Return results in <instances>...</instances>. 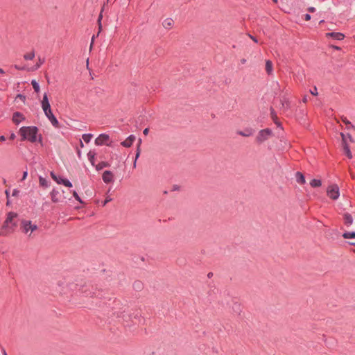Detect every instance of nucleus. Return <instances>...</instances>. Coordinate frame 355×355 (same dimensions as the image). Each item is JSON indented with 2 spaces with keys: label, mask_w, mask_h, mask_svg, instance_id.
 <instances>
[{
  "label": "nucleus",
  "mask_w": 355,
  "mask_h": 355,
  "mask_svg": "<svg viewBox=\"0 0 355 355\" xmlns=\"http://www.w3.org/2000/svg\"><path fill=\"white\" fill-rule=\"evenodd\" d=\"M3 355H8L6 350L4 349H2Z\"/></svg>",
  "instance_id": "nucleus-57"
},
{
  "label": "nucleus",
  "mask_w": 355,
  "mask_h": 355,
  "mask_svg": "<svg viewBox=\"0 0 355 355\" xmlns=\"http://www.w3.org/2000/svg\"><path fill=\"white\" fill-rule=\"evenodd\" d=\"M39 183L40 187L43 188H48L50 186L49 182L42 176L39 177Z\"/></svg>",
  "instance_id": "nucleus-22"
},
{
  "label": "nucleus",
  "mask_w": 355,
  "mask_h": 355,
  "mask_svg": "<svg viewBox=\"0 0 355 355\" xmlns=\"http://www.w3.org/2000/svg\"><path fill=\"white\" fill-rule=\"evenodd\" d=\"M6 198H9V192L8 190L6 191Z\"/></svg>",
  "instance_id": "nucleus-56"
},
{
  "label": "nucleus",
  "mask_w": 355,
  "mask_h": 355,
  "mask_svg": "<svg viewBox=\"0 0 355 355\" xmlns=\"http://www.w3.org/2000/svg\"><path fill=\"white\" fill-rule=\"evenodd\" d=\"M17 213L12 211L7 214V217L0 230L1 236H6L10 232L13 231L14 228L17 226L16 223L13 222V219L17 218Z\"/></svg>",
  "instance_id": "nucleus-2"
},
{
  "label": "nucleus",
  "mask_w": 355,
  "mask_h": 355,
  "mask_svg": "<svg viewBox=\"0 0 355 355\" xmlns=\"http://www.w3.org/2000/svg\"><path fill=\"white\" fill-rule=\"evenodd\" d=\"M41 105L45 116L50 121L52 125L55 128H58L59 122L52 112L48 95L46 93L44 94L43 98L41 101Z\"/></svg>",
  "instance_id": "nucleus-1"
},
{
  "label": "nucleus",
  "mask_w": 355,
  "mask_h": 355,
  "mask_svg": "<svg viewBox=\"0 0 355 355\" xmlns=\"http://www.w3.org/2000/svg\"><path fill=\"white\" fill-rule=\"evenodd\" d=\"M133 287L136 291H140L143 288V284L140 281H136L133 284Z\"/></svg>",
  "instance_id": "nucleus-34"
},
{
  "label": "nucleus",
  "mask_w": 355,
  "mask_h": 355,
  "mask_svg": "<svg viewBox=\"0 0 355 355\" xmlns=\"http://www.w3.org/2000/svg\"><path fill=\"white\" fill-rule=\"evenodd\" d=\"M310 185L313 188L319 187L322 185V182L319 179H313L310 182Z\"/></svg>",
  "instance_id": "nucleus-27"
},
{
  "label": "nucleus",
  "mask_w": 355,
  "mask_h": 355,
  "mask_svg": "<svg viewBox=\"0 0 355 355\" xmlns=\"http://www.w3.org/2000/svg\"><path fill=\"white\" fill-rule=\"evenodd\" d=\"M280 102H281V105H282L281 108H282L284 110H288L289 108L290 102L286 96H283L281 98Z\"/></svg>",
  "instance_id": "nucleus-20"
},
{
  "label": "nucleus",
  "mask_w": 355,
  "mask_h": 355,
  "mask_svg": "<svg viewBox=\"0 0 355 355\" xmlns=\"http://www.w3.org/2000/svg\"><path fill=\"white\" fill-rule=\"evenodd\" d=\"M17 98H19L22 102L24 103L26 101V96H24V94H19L17 95L15 100Z\"/></svg>",
  "instance_id": "nucleus-39"
},
{
  "label": "nucleus",
  "mask_w": 355,
  "mask_h": 355,
  "mask_svg": "<svg viewBox=\"0 0 355 355\" xmlns=\"http://www.w3.org/2000/svg\"><path fill=\"white\" fill-rule=\"evenodd\" d=\"M44 58H39L38 62L36 63L35 66V69H39L41 67V65L44 64Z\"/></svg>",
  "instance_id": "nucleus-36"
},
{
  "label": "nucleus",
  "mask_w": 355,
  "mask_h": 355,
  "mask_svg": "<svg viewBox=\"0 0 355 355\" xmlns=\"http://www.w3.org/2000/svg\"><path fill=\"white\" fill-rule=\"evenodd\" d=\"M254 133V130H253L252 128H245L244 130H241V131L238 132V134L239 135H241V136L245 137L252 136V135H253Z\"/></svg>",
  "instance_id": "nucleus-17"
},
{
  "label": "nucleus",
  "mask_w": 355,
  "mask_h": 355,
  "mask_svg": "<svg viewBox=\"0 0 355 355\" xmlns=\"http://www.w3.org/2000/svg\"><path fill=\"white\" fill-rule=\"evenodd\" d=\"M23 120H24V117L21 112H16L13 114L12 121L15 124H19Z\"/></svg>",
  "instance_id": "nucleus-16"
},
{
  "label": "nucleus",
  "mask_w": 355,
  "mask_h": 355,
  "mask_svg": "<svg viewBox=\"0 0 355 355\" xmlns=\"http://www.w3.org/2000/svg\"><path fill=\"white\" fill-rule=\"evenodd\" d=\"M95 155H96V153L94 150H90L87 153L88 160L89 161L90 164L92 166H95Z\"/></svg>",
  "instance_id": "nucleus-23"
},
{
  "label": "nucleus",
  "mask_w": 355,
  "mask_h": 355,
  "mask_svg": "<svg viewBox=\"0 0 355 355\" xmlns=\"http://www.w3.org/2000/svg\"><path fill=\"white\" fill-rule=\"evenodd\" d=\"M180 190V186L177 185V184H174L172 187V191H179Z\"/></svg>",
  "instance_id": "nucleus-45"
},
{
  "label": "nucleus",
  "mask_w": 355,
  "mask_h": 355,
  "mask_svg": "<svg viewBox=\"0 0 355 355\" xmlns=\"http://www.w3.org/2000/svg\"><path fill=\"white\" fill-rule=\"evenodd\" d=\"M6 140V137L3 135L0 136V141H3Z\"/></svg>",
  "instance_id": "nucleus-54"
},
{
  "label": "nucleus",
  "mask_w": 355,
  "mask_h": 355,
  "mask_svg": "<svg viewBox=\"0 0 355 355\" xmlns=\"http://www.w3.org/2000/svg\"><path fill=\"white\" fill-rule=\"evenodd\" d=\"M42 136H41V135H40V137H39V141H40V142H42Z\"/></svg>",
  "instance_id": "nucleus-60"
},
{
  "label": "nucleus",
  "mask_w": 355,
  "mask_h": 355,
  "mask_svg": "<svg viewBox=\"0 0 355 355\" xmlns=\"http://www.w3.org/2000/svg\"><path fill=\"white\" fill-rule=\"evenodd\" d=\"M110 164L107 162H101L97 165L95 166L96 171H101L103 168L109 167Z\"/></svg>",
  "instance_id": "nucleus-26"
},
{
  "label": "nucleus",
  "mask_w": 355,
  "mask_h": 355,
  "mask_svg": "<svg viewBox=\"0 0 355 355\" xmlns=\"http://www.w3.org/2000/svg\"><path fill=\"white\" fill-rule=\"evenodd\" d=\"M275 124H276L278 127H279V128H282V123H281L279 121H278L277 119H275Z\"/></svg>",
  "instance_id": "nucleus-49"
},
{
  "label": "nucleus",
  "mask_w": 355,
  "mask_h": 355,
  "mask_svg": "<svg viewBox=\"0 0 355 355\" xmlns=\"http://www.w3.org/2000/svg\"><path fill=\"white\" fill-rule=\"evenodd\" d=\"M327 37H331L336 40H343L345 38L344 34L339 32H331L326 34Z\"/></svg>",
  "instance_id": "nucleus-12"
},
{
  "label": "nucleus",
  "mask_w": 355,
  "mask_h": 355,
  "mask_svg": "<svg viewBox=\"0 0 355 355\" xmlns=\"http://www.w3.org/2000/svg\"><path fill=\"white\" fill-rule=\"evenodd\" d=\"M103 182L106 184L114 182V175L110 171H105L102 175Z\"/></svg>",
  "instance_id": "nucleus-11"
},
{
  "label": "nucleus",
  "mask_w": 355,
  "mask_h": 355,
  "mask_svg": "<svg viewBox=\"0 0 355 355\" xmlns=\"http://www.w3.org/2000/svg\"><path fill=\"white\" fill-rule=\"evenodd\" d=\"M50 174H51V178H53V180H55L58 184H61V183H62V182H62V179H64L62 177H61V176H57V175H55V173L53 171H51V173H50Z\"/></svg>",
  "instance_id": "nucleus-30"
},
{
  "label": "nucleus",
  "mask_w": 355,
  "mask_h": 355,
  "mask_svg": "<svg viewBox=\"0 0 355 355\" xmlns=\"http://www.w3.org/2000/svg\"><path fill=\"white\" fill-rule=\"evenodd\" d=\"M80 146H81V147H83V146H84V145H83V141L80 140Z\"/></svg>",
  "instance_id": "nucleus-63"
},
{
  "label": "nucleus",
  "mask_w": 355,
  "mask_h": 355,
  "mask_svg": "<svg viewBox=\"0 0 355 355\" xmlns=\"http://www.w3.org/2000/svg\"><path fill=\"white\" fill-rule=\"evenodd\" d=\"M272 135V130L270 128L261 130L256 137V141L257 143L261 144L264 141H267Z\"/></svg>",
  "instance_id": "nucleus-4"
},
{
  "label": "nucleus",
  "mask_w": 355,
  "mask_h": 355,
  "mask_svg": "<svg viewBox=\"0 0 355 355\" xmlns=\"http://www.w3.org/2000/svg\"><path fill=\"white\" fill-rule=\"evenodd\" d=\"M112 200V199L110 196H107V197H106L105 200L102 202V205L105 206L107 203H108L109 202H110Z\"/></svg>",
  "instance_id": "nucleus-40"
},
{
  "label": "nucleus",
  "mask_w": 355,
  "mask_h": 355,
  "mask_svg": "<svg viewBox=\"0 0 355 355\" xmlns=\"http://www.w3.org/2000/svg\"><path fill=\"white\" fill-rule=\"evenodd\" d=\"M102 12L103 10H101V13L99 14V16L98 17V28H99V31L101 30V27H102V25H101V20H102V18H103V15H102Z\"/></svg>",
  "instance_id": "nucleus-38"
},
{
  "label": "nucleus",
  "mask_w": 355,
  "mask_h": 355,
  "mask_svg": "<svg viewBox=\"0 0 355 355\" xmlns=\"http://www.w3.org/2000/svg\"><path fill=\"white\" fill-rule=\"evenodd\" d=\"M327 196L332 200H336L340 196L339 187L337 184H331L327 189Z\"/></svg>",
  "instance_id": "nucleus-6"
},
{
  "label": "nucleus",
  "mask_w": 355,
  "mask_h": 355,
  "mask_svg": "<svg viewBox=\"0 0 355 355\" xmlns=\"http://www.w3.org/2000/svg\"><path fill=\"white\" fill-rule=\"evenodd\" d=\"M15 138V133H12L10 136V139L13 140Z\"/></svg>",
  "instance_id": "nucleus-53"
},
{
  "label": "nucleus",
  "mask_w": 355,
  "mask_h": 355,
  "mask_svg": "<svg viewBox=\"0 0 355 355\" xmlns=\"http://www.w3.org/2000/svg\"><path fill=\"white\" fill-rule=\"evenodd\" d=\"M34 57H35L34 51H32L31 52L24 55V58L26 60H31L34 58Z\"/></svg>",
  "instance_id": "nucleus-33"
},
{
  "label": "nucleus",
  "mask_w": 355,
  "mask_h": 355,
  "mask_svg": "<svg viewBox=\"0 0 355 355\" xmlns=\"http://www.w3.org/2000/svg\"><path fill=\"white\" fill-rule=\"evenodd\" d=\"M173 24V21L171 18H167L162 22V26L166 29H170Z\"/></svg>",
  "instance_id": "nucleus-21"
},
{
  "label": "nucleus",
  "mask_w": 355,
  "mask_h": 355,
  "mask_svg": "<svg viewBox=\"0 0 355 355\" xmlns=\"http://www.w3.org/2000/svg\"><path fill=\"white\" fill-rule=\"evenodd\" d=\"M266 71L268 74H270L272 71V63L269 60L266 62Z\"/></svg>",
  "instance_id": "nucleus-28"
},
{
  "label": "nucleus",
  "mask_w": 355,
  "mask_h": 355,
  "mask_svg": "<svg viewBox=\"0 0 355 355\" xmlns=\"http://www.w3.org/2000/svg\"><path fill=\"white\" fill-rule=\"evenodd\" d=\"M141 139H139V144H138L137 148V152H136V155H135V161H134V163H133V167L134 168H136L137 160V159L139 158V157L140 155V153H141L140 144H141Z\"/></svg>",
  "instance_id": "nucleus-24"
},
{
  "label": "nucleus",
  "mask_w": 355,
  "mask_h": 355,
  "mask_svg": "<svg viewBox=\"0 0 355 355\" xmlns=\"http://www.w3.org/2000/svg\"><path fill=\"white\" fill-rule=\"evenodd\" d=\"M83 293H85V296H90V297H98V295L96 294V289L92 286L91 288H87L86 286L85 288H83Z\"/></svg>",
  "instance_id": "nucleus-13"
},
{
  "label": "nucleus",
  "mask_w": 355,
  "mask_h": 355,
  "mask_svg": "<svg viewBox=\"0 0 355 355\" xmlns=\"http://www.w3.org/2000/svg\"><path fill=\"white\" fill-rule=\"evenodd\" d=\"M310 92L312 95L317 96L318 95L317 87L315 86L313 89L310 90Z\"/></svg>",
  "instance_id": "nucleus-42"
},
{
  "label": "nucleus",
  "mask_w": 355,
  "mask_h": 355,
  "mask_svg": "<svg viewBox=\"0 0 355 355\" xmlns=\"http://www.w3.org/2000/svg\"><path fill=\"white\" fill-rule=\"evenodd\" d=\"M345 136H346V139H349L350 142L352 143H354V139L352 138V135L349 134V133H347V134H345Z\"/></svg>",
  "instance_id": "nucleus-41"
},
{
  "label": "nucleus",
  "mask_w": 355,
  "mask_h": 355,
  "mask_svg": "<svg viewBox=\"0 0 355 355\" xmlns=\"http://www.w3.org/2000/svg\"><path fill=\"white\" fill-rule=\"evenodd\" d=\"M4 71L3 69H2L1 68H0V73H4Z\"/></svg>",
  "instance_id": "nucleus-59"
},
{
  "label": "nucleus",
  "mask_w": 355,
  "mask_h": 355,
  "mask_svg": "<svg viewBox=\"0 0 355 355\" xmlns=\"http://www.w3.org/2000/svg\"><path fill=\"white\" fill-rule=\"evenodd\" d=\"M341 120L345 125H348L347 127V129H353L355 130V125L352 124L351 122L345 116H342Z\"/></svg>",
  "instance_id": "nucleus-25"
},
{
  "label": "nucleus",
  "mask_w": 355,
  "mask_h": 355,
  "mask_svg": "<svg viewBox=\"0 0 355 355\" xmlns=\"http://www.w3.org/2000/svg\"><path fill=\"white\" fill-rule=\"evenodd\" d=\"M135 138L136 137L135 135H130L125 141L121 142V145L126 148L130 147L132 144V142L135 140Z\"/></svg>",
  "instance_id": "nucleus-14"
},
{
  "label": "nucleus",
  "mask_w": 355,
  "mask_h": 355,
  "mask_svg": "<svg viewBox=\"0 0 355 355\" xmlns=\"http://www.w3.org/2000/svg\"><path fill=\"white\" fill-rule=\"evenodd\" d=\"M110 140V136L107 134H101L98 135L97 138L95 139V144L96 146H110V144L107 143Z\"/></svg>",
  "instance_id": "nucleus-7"
},
{
  "label": "nucleus",
  "mask_w": 355,
  "mask_h": 355,
  "mask_svg": "<svg viewBox=\"0 0 355 355\" xmlns=\"http://www.w3.org/2000/svg\"><path fill=\"white\" fill-rule=\"evenodd\" d=\"M50 196L51 200L53 202H58L60 201V199L58 198V196H60V192L58 190L55 189H52V191L50 193Z\"/></svg>",
  "instance_id": "nucleus-19"
},
{
  "label": "nucleus",
  "mask_w": 355,
  "mask_h": 355,
  "mask_svg": "<svg viewBox=\"0 0 355 355\" xmlns=\"http://www.w3.org/2000/svg\"><path fill=\"white\" fill-rule=\"evenodd\" d=\"M212 275H213V273H212V272H209V273H208V275H207L208 277H209V278H210L211 277H212Z\"/></svg>",
  "instance_id": "nucleus-58"
},
{
  "label": "nucleus",
  "mask_w": 355,
  "mask_h": 355,
  "mask_svg": "<svg viewBox=\"0 0 355 355\" xmlns=\"http://www.w3.org/2000/svg\"><path fill=\"white\" fill-rule=\"evenodd\" d=\"M311 15H310V14H308V13H307V14H305V15H304V19H305L306 21H309V20H310V19H311Z\"/></svg>",
  "instance_id": "nucleus-47"
},
{
  "label": "nucleus",
  "mask_w": 355,
  "mask_h": 355,
  "mask_svg": "<svg viewBox=\"0 0 355 355\" xmlns=\"http://www.w3.org/2000/svg\"><path fill=\"white\" fill-rule=\"evenodd\" d=\"M245 62H246L245 59H242V60H241V62H242V63H245Z\"/></svg>",
  "instance_id": "nucleus-62"
},
{
  "label": "nucleus",
  "mask_w": 355,
  "mask_h": 355,
  "mask_svg": "<svg viewBox=\"0 0 355 355\" xmlns=\"http://www.w3.org/2000/svg\"><path fill=\"white\" fill-rule=\"evenodd\" d=\"M134 314V318L135 319H139V318L141 317V314L139 313V312H137L135 313H133Z\"/></svg>",
  "instance_id": "nucleus-46"
},
{
  "label": "nucleus",
  "mask_w": 355,
  "mask_h": 355,
  "mask_svg": "<svg viewBox=\"0 0 355 355\" xmlns=\"http://www.w3.org/2000/svg\"><path fill=\"white\" fill-rule=\"evenodd\" d=\"M295 180L300 184H304L306 182L304 175L300 171L295 173Z\"/></svg>",
  "instance_id": "nucleus-18"
},
{
  "label": "nucleus",
  "mask_w": 355,
  "mask_h": 355,
  "mask_svg": "<svg viewBox=\"0 0 355 355\" xmlns=\"http://www.w3.org/2000/svg\"><path fill=\"white\" fill-rule=\"evenodd\" d=\"M27 175H28V171H24L23 173V176H22L21 180H25L27 177Z\"/></svg>",
  "instance_id": "nucleus-50"
},
{
  "label": "nucleus",
  "mask_w": 355,
  "mask_h": 355,
  "mask_svg": "<svg viewBox=\"0 0 355 355\" xmlns=\"http://www.w3.org/2000/svg\"><path fill=\"white\" fill-rule=\"evenodd\" d=\"M340 136L342 137V145L343 147L344 152H345L346 156L349 159H352L353 157V156H352V153L350 150L349 146L347 144V141H346V136L343 132L340 133Z\"/></svg>",
  "instance_id": "nucleus-8"
},
{
  "label": "nucleus",
  "mask_w": 355,
  "mask_h": 355,
  "mask_svg": "<svg viewBox=\"0 0 355 355\" xmlns=\"http://www.w3.org/2000/svg\"><path fill=\"white\" fill-rule=\"evenodd\" d=\"M15 68L17 69H20V70L23 69V68H20V67H19V66H15Z\"/></svg>",
  "instance_id": "nucleus-61"
},
{
  "label": "nucleus",
  "mask_w": 355,
  "mask_h": 355,
  "mask_svg": "<svg viewBox=\"0 0 355 355\" xmlns=\"http://www.w3.org/2000/svg\"><path fill=\"white\" fill-rule=\"evenodd\" d=\"M302 101H303L304 103H306V102L307 101V96H304V97H303Z\"/></svg>",
  "instance_id": "nucleus-55"
},
{
  "label": "nucleus",
  "mask_w": 355,
  "mask_h": 355,
  "mask_svg": "<svg viewBox=\"0 0 355 355\" xmlns=\"http://www.w3.org/2000/svg\"><path fill=\"white\" fill-rule=\"evenodd\" d=\"M343 220H344V224L347 227L352 225L353 223V221H354L352 216L349 213H345L343 214Z\"/></svg>",
  "instance_id": "nucleus-15"
},
{
  "label": "nucleus",
  "mask_w": 355,
  "mask_h": 355,
  "mask_svg": "<svg viewBox=\"0 0 355 355\" xmlns=\"http://www.w3.org/2000/svg\"><path fill=\"white\" fill-rule=\"evenodd\" d=\"M343 237L346 239H355V232H346L343 233Z\"/></svg>",
  "instance_id": "nucleus-29"
},
{
  "label": "nucleus",
  "mask_w": 355,
  "mask_h": 355,
  "mask_svg": "<svg viewBox=\"0 0 355 355\" xmlns=\"http://www.w3.org/2000/svg\"><path fill=\"white\" fill-rule=\"evenodd\" d=\"M148 132H149V129L145 128L143 131V133H144V135H147L148 134Z\"/></svg>",
  "instance_id": "nucleus-52"
},
{
  "label": "nucleus",
  "mask_w": 355,
  "mask_h": 355,
  "mask_svg": "<svg viewBox=\"0 0 355 355\" xmlns=\"http://www.w3.org/2000/svg\"><path fill=\"white\" fill-rule=\"evenodd\" d=\"M19 193V191L17 189H15L12 191V196H18Z\"/></svg>",
  "instance_id": "nucleus-44"
},
{
  "label": "nucleus",
  "mask_w": 355,
  "mask_h": 355,
  "mask_svg": "<svg viewBox=\"0 0 355 355\" xmlns=\"http://www.w3.org/2000/svg\"><path fill=\"white\" fill-rule=\"evenodd\" d=\"M249 37L256 43L258 42L257 40L256 37H254V36L251 35H249Z\"/></svg>",
  "instance_id": "nucleus-51"
},
{
  "label": "nucleus",
  "mask_w": 355,
  "mask_h": 355,
  "mask_svg": "<svg viewBox=\"0 0 355 355\" xmlns=\"http://www.w3.org/2000/svg\"><path fill=\"white\" fill-rule=\"evenodd\" d=\"M61 184H63L64 185L65 187H72V183L67 179H62V182H61Z\"/></svg>",
  "instance_id": "nucleus-35"
},
{
  "label": "nucleus",
  "mask_w": 355,
  "mask_h": 355,
  "mask_svg": "<svg viewBox=\"0 0 355 355\" xmlns=\"http://www.w3.org/2000/svg\"><path fill=\"white\" fill-rule=\"evenodd\" d=\"M270 112H271V116L274 119H277V115H276V112H275L274 109L273 108H270Z\"/></svg>",
  "instance_id": "nucleus-43"
},
{
  "label": "nucleus",
  "mask_w": 355,
  "mask_h": 355,
  "mask_svg": "<svg viewBox=\"0 0 355 355\" xmlns=\"http://www.w3.org/2000/svg\"><path fill=\"white\" fill-rule=\"evenodd\" d=\"M92 137H93V135L90 134V133H85V134H83L82 136L83 141L87 144L90 142Z\"/></svg>",
  "instance_id": "nucleus-31"
},
{
  "label": "nucleus",
  "mask_w": 355,
  "mask_h": 355,
  "mask_svg": "<svg viewBox=\"0 0 355 355\" xmlns=\"http://www.w3.org/2000/svg\"><path fill=\"white\" fill-rule=\"evenodd\" d=\"M38 129L36 126H23L19 129V134L21 136V140H28L34 143L37 141V134Z\"/></svg>",
  "instance_id": "nucleus-3"
},
{
  "label": "nucleus",
  "mask_w": 355,
  "mask_h": 355,
  "mask_svg": "<svg viewBox=\"0 0 355 355\" xmlns=\"http://www.w3.org/2000/svg\"><path fill=\"white\" fill-rule=\"evenodd\" d=\"M37 225L33 224L31 220H22L21 221V230L22 232L26 234H28L30 232L29 236H31V233L37 230Z\"/></svg>",
  "instance_id": "nucleus-5"
},
{
  "label": "nucleus",
  "mask_w": 355,
  "mask_h": 355,
  "mask_svg": "<svg viewBox=\"0 0 355 355\" xmlns=\"http://www.w3.org/2000/svg\"><path fill=\"white\" fill-rule=\"evenodd\" d=\"M31 85L33 86L34 91L36 93H39L40 91V87L39 83L35 80H32Z\"/></svg>",
  "instance_id": "nucleus-32"
},
{
  "label": "nucleus",
  "mask_w": 355,
  "mask_h": 355,
  "mask_svg": "<svg viewBox=\"0 0 355 355\" xmlns=\"http://www.w3.org/2000/svg\"><path fill=\"white\" fill-rule=\"evenodd\" d=\"M340 136L342 137V145L343 147L344 152H345L346 156L349 159H352L353 157V156H352V153L350 150L349 146L347 144V141H346V136L343 132L340 133Z\"/></svg>",
  "instance_id": "nucleus-9"
},
{
  "label": "nucleus",
  "mask_w": 355,
  "mask_h": 355,
  "mask_svg": "<svg viewBox=\"0 0 355 355\" xmlns=\"http://www.w3.org/2000/svg\"><path fill=\"white\" fill-rule=\"evenodd\" d=\"M125 306L121 307L119 309V311H114V315H116L117 318H122L123 320L125 322H128L131 320V315L130 314H125Z\"/></svg>",
  "instance_id": "nucleus-10"
},
{
  "label": "nucleus",
  "mask_w": 355,
  "mask_h": 355,
  "mask_svg": "<svg viewBox=\"0 0 355 355\" xmlns=\"http://www.w3.org/2000/svg\"><path fill=\"white\" fill-rule=\"evenodd\" d=\"M72 193H73V196L75 198V199L77 201H78L80 203H83V201L82 200V199L80 198V197L78 196V193L75 190L73 191Z\"/></svg>",
  "instance_id": "nucleus-37"
},
{
  "label": "nucleus",
  "mask_w": 355,
  "mask_h": 355,
  "mask_svg": "<svg viewBox=\"0 0 355 355\" xmlns=\"http://www.w3.org/2000/svg\"><path fill=\"white\" fill-rule=\"evenodd\" d=\"M308 10L310 12H314L315 11V8L314 7L311 6L308 8Z\"/></svg>",
  "instance_id": "nucleus-48"
},
{
  "label": "nucleus",
  "mask_w": 355,
  "mask_h": 355,
  "mask_svg": "<svg viewBox=\"0 0 355 355\" xmlns=\"http://www.w3.org/2000/svg\"><path fill=\"white\" fill-rule=\"evenodd\" d=\"M350 245H355V242L350 243Z\"/></svg>",
  "instance_id": "nucleus-64"
}]
</instances>
